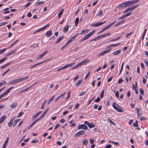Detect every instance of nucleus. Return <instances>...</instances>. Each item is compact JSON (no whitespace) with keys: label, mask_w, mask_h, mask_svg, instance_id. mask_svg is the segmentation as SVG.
I'll return each instance as SVG.
<instances>
[{"label":"nucleus","mask_w":148,"mask_h":148,"mask_svg":"<svg viewBox=\"0 0 148 148\" xmlns=\"http://www.w3.org/2000/svg\"><path fill=\"white\" fill-rule=\"evenodd\" d=\"M64 38V36H62L60 37H59L58 40L56 41L55 42V44H57L61 40Z\"/></svg>","instance_id":"23"},{"label":"nucleus","mask_w":148,"mask_h":148,"mask_svg":"<svg viewBox=\"0 0 148 148\" xmlns=\"http://www.w3.org/2000/svg\"><path fill=\"white\" fill-rule=\"evenodd\" d=\"M77 129L78 130L83 129L84 130H86L88 129V128L85 125L83 124L79 125L78 126Z\"/></svg>","instance_id":"8"},{"label":"nucleus","mask_w":148,"mask_h":148,"mask_svg":"<svg viewBox=\"0 0 148 148\" xmlns=\"http://www.w3.org/2000/svg\"><path fill=\"white\" fill-rule=\"evenodd\" d=\"M17 103L16 102H14L12 103L10 106V108L13 109L17 107Z\"/></svg>","instance_id":"17"},{"label":"nucleus","mask_w":148,"mask_h":148,"mask_svg":"<svg viewBox=\"0 0 148 148\" xmlns=\"http://www.w3.org/2000/svg\"><path fill=\"white\" fill-rule=\"evenodd\" d=\"M15 118V117H13L12 118H11L10 120V121L8 123V125L9 126V127L12 126V123L13 121Z\"/></svg>","instance_id":"15"},{"label":"nucleus","mask_w":148,"mask_h":148,"mask_svg":"<svg viewBox=\"0 0 148 148\" xmlns=\"http://www.w3.org/2000/svg\"><path fill=\"white\" fill-rule=\"evenodd\" d=\"M6 118V116L4 115L0 118V124L1 123L3 122L4 121V120Z\"/></svg>","instance_id":"26"},{"label":"nucleus","mask_w":148,"mask_h":148,"mask_svg":"<svg viewBox=\"0 0 148 148\" xmlns=\"http://www.w3.org/2000/svg\"><path fill=\"white\" fill-rule=\"evenodd\" d=\"M111 143L114 144L116 145L117 146H119L120 145L119 143L118 142H115L113 141H111Z\"/></svg>","instance_id":"57"},{"label":"nucleus","mask_w":148,"mask_h":148,"mask_svg":"<svg viewBox=\"0 0 148 148\" xmlns=\"http://www.w3.org/2000/svg\"><path fill=\"white\" fill-rule=\"evenodd\" d=\"M104 95V90H103L101 92V94L100 95V97L101 98H102L103 97Z\"/></svg>","instance_id":"64"},{"label":"nucleus","mask_w":148,"mask_h":148,"mask_svg":"<svg viewBox=\"0 0 148 148\" xmlns=\"http://www.w3.org/2000/svg\"><path fill=\"white\" fill-rule=\"evenodd\" d=\"M66 69V68L64 66L62 67L61 68H59V69H58L57 70V71H60L61 70L64 69Z\"/></svg>","instance_id":"61"},{"label":"nucleus","mask_w":148,"mask_h":148,"mask_svg":"<svg viewBox=\"0 0 148 148\" xmlns=\"http://www.w3.org/2000/svg\"><path fill=\"white\" fill-rule=\"evenodd\" d=\"M20 120V119H17L15 120L14 121V122L13 123V126L14 127L15 126V125H16V124Z\"/></svg>","instance_id":"36"},{"label":"nucleus","mask_w":148,"mask_h":148,"mask_svg":"<svg viewBox=\"0 0 148 148\" xmlns=\"http://www.w3.org/2000/svg\"><path fill=\"white\" fill-rule=\"evenodd\" d=\"M85 133V131L84 130H80L75 134L74 137H75L78 136H80L81 135L84 134Z\"/></svg>","instance_id":"9"},{"label":"nucleus","mask_w":148,"mask_h":148,"mask_svg":"<svg viewBox=\"0 0 148 148\" xmlns=\"http://www.w3.org/2000/svg\"><path fill=\"white\" fill-rule=\"evenodd\" d=\"M42 30H43V29L42 28H42H40V29L37 30L35 32H34L33 33V34H35L36 33H37L38 32H40L41 31H42Z\"/></svg>","instance_id":"48"},{"label":"nucleus","mask_w":148,"mask_h":148,"mask_svg":"<svg viewBox=\"0 0 148 148\" xmlns=\"http://www.w3.org/2000/svg\"><path fill=\"white\" fill-rule=\"evenodd\" d=\"M52 34V32L51 30L47 31L46 33V35L47 37H50Z\"/></svg>","instance_id":"14"},{"label":"nucleus","mask_w":148,"mask_h":148,"mask_svg":"<svg viewBox=\"0 0 148 148\" xmlns=\"http://www.w3.org/2000/svg\"><path fill=\"white\" fill-rule=\"evenodd\" d=\"M101 36V35L95 38L94 39L91 40L90 41V42H91L93 40L95 41H97L101 38H102V37Z\"/></svg>","instance_id":"16"},{"label":"nucleus","mask_w":148,"mask_h":148,"mask_svg":"<svg viewBox=\"0 0 148 148\" xmlns=\"http://www.w3.org/2000/svg\"><path fill=\"white\" fill-rule=\"evenodd\" d=\"M131 12H130L129 13H128L123 15V16H122L123 19L126 18V17H127L129 16H130L131 15Z\"/></svg>","instance_id":"34"},{"label":"nucleus","mask_w":148,"mask_h":148,"mask_svg":"<svg viewBox=\"0 0 148 148\" xmlns=\"http://www.w3.org/2000/svg\"><path fill=\"white\" fill-rule=\"evenodd\" d=\"M112 50V48H110V47H107L106 48V50L103 51V52L104 54L107 53L108 52H109L110 51Z\"/></svg>","instance_id":"19"},{"label":"nucleus","mask_w":148,"mask_h":148,"mask_svg":"<svg viewBox=\"0 0 148 148\" xmlns=\"http://www.w3.org/2000/svg\"><path fill=\"white\" fill-rule=\"evenodd\" d=\"M124 8H126L125 2L123 3L119 4L118 5L117 7V8H118L119 9H121Z\"/></svg>","instance_id":"13"},{"label":"nucleus","mask_w":148,"mask_h":148,"mask_svg":"<svg viewBox=\"0 0 148 148\" xmlns=\"http://www.w3.org/2000/svg\"><path fill=\"white\" fill-rule=\"evenodd\" d=\"M106 22V21H104L103 22H99L95 24H90V26L91 27H97L99 26H100L103 24H104Z\"/></svg>","instance_id":"11"},{"label":"nucleus","mask_w":148,"mask_h":148,"mask_svg":"<svg viewBox=\"0 0 148 148\" xmlns=\"http://www.w3.org/2000/svg\"><path fill=\"white\" fill-rule=\"evenodd\" d=\"M147 30V29H145V30H144V33H143V36H142V39L143 40L144 39V37H145V34H146V32Z\"/></svg>","instance_id":"46"},{"label":"nucleus","mask_w":148,"mask_h":148,"mask_svg":"<svg viewBox=\"0 0 148 148\" xmlns=\"http://www.w3.org/2000/svg\"><path fill=\"white\" fill-rule=\"evenodd\" d=\"M95 30H94L92 32H90L88 34H87L86 35H85L83 38L81 39L80 40V42H82L85 40H86L88 38H89L90 36H91L95 32Z\"/></svg>","instance_id":"3"},{"label":"nucleus","mask_w":148,"mask_h":148,"mask_svg":"<svg viewBox=\"0 0 148 148\" xmlns=\"http://www.w3.org/2000/svg\"><path fill=\"white\" fill-rule=\"evenodd\" d=\"M103 14V13H102V10H100L98 14V16H99V17H100V16H101V15H102Z\"/></svg>","instance_id":"63"},{"label":"nucleus","mask_w":148,"mask_h":148,"mask_svg":"<svg viewBox=\"0 0 148 148\" xmlns=\"http://www.w3.org/2000/svg\"><path fill=\"white\" fill-rule=\"evenodd\" d=\"M6 49L4 48L0 50V55L3 53L6 50Z\"/></svg>","instance_id":"49"},{"label":"nucleus","mask_w":148,"mask_h":148,"mask_svg":"<svg viewBox=\"0 0 148 148\" xmlns=\"http://www.w3.org/2000/svg\"><path fill=\"white\" fill-rule=\"evenodd\" d=\"M107 120H108V122H110V123L112 124L113 125H115V124L114 123V122H113L110 119H108Z\"/></svg>","instance_id":"50"},{"label":"nucleus","mask_w":148,"mask_h":148,"mask_svg":"<svg viewBox=\"0 0 148 148\" xmlns=\"http://www.w3.org/2000/svg\"><path fill=\"white\" fill-rule=\"evenodd\" d=\"M82 82V80L81 79L79 80L75 84V86L78 87Z\"/></svg>","instance_id":"25"},{"label":"nucleus","mask_w":148,"mask_h":148,"mask_svg":"<svg viewBox=\"0 0 148 148\" xmlns=\"http://www.w3.org/2000/svg\"><path fill=\"white\" fill-rule=\"evenodd\" d=\"M43 118V117L40 116L39 118H38L37 119H36V120H35L34 121L35 122V123H36L37 121H39L40 120L42 119Z\"/></svg>","instance_id":"62"},{"label":"nucleus","mask_w":148,"mask_h":148,"mask_svg":"<svg viewBox=\"0 0 148 148\" xmlns=\"http://www.w3.org/2000/svg\"><path fill=\"white\" fill-rule=\"evenodd\" d=\"M54 97L55 96H53L52 97V98L48 101L47 103V104H49L50 103V102L52 101V100L54 99Z\"/></svg>","instance_id":"55"},{"label":"nucleus","mask_w":148,"mask_h":148,"mask_svg":"<svg viewBox=\"0 0 148 148\" xmlns=\"http://www.w3.org/2000/svg\"><path fill=\"white\" fill-rule=\"evenodd\" d=\"M138 6V5H134L133 7H129L130 9V11L131 12L134 9L136 8H137Z\"/></svg>","instance_id":"37"},{"label":"nucleus","mask_w":148,"mask_h":148,"mask_svg":"<svg viewBox=\"0 0 148 148\" xmlns=\"http://www.w3.org/2000/svg\"><path fill=\"white\" fill-rule=\"evenodd\" d=\"M90 73V72H88L87 73V74L86 75L85 77L84 78V79H85V80L89 76Z\"/></svg>","instance_id":"59"},{"label":"nucleus","mask_w":148,"mask_h":148,"mask_svg":"<svg viewBox=\"0 0 148 148\" xmlns=\"http://www.w3.org/2000/svg\"><path fill=\"white\" fill-rule=\"evenodd\" d=\"M44 3V1H40L38 2L35 4V5L36 6H37L38 5H42V4L43 3Z\"/></svg>","instance_id":"38"},{"label":"nucleus","mask_w":148,"mask_h":148,"mask_svg":"<svg viewBox=\"0 0 148 148\" xmlns=\"http://www.w3.org/2000/svg\"><path fill=\"white\" fill-rule=\"evenodd\" d=\"M88 60H85L82 61L80 63H79L77 65L75 66V69L77 68L78 67L82 66L83 65L85 64L88 62Z\"/></svg>","instance_id":"6"},{"label":"nucleus","mask_w":148,"mask_h":148,"mask_svg":"<svg viewBox=\"0 0 148 148\" xmlns=\"http://www.w3.org/2000/svg\"><path fill=\"white\" fill-rule=\"evenodd\" d=\"M120 38H121L120 37H118V38H115V39H112V40H111L110 41V42H112V41H116V40H119V39H120Z\"/></svg>","instance_id":"51"},{"label":"nucleus","mask_w":148,"mask_h":148,"mask_svg":"<svg viewBox=\"0 0 148 148\" xmlns=\"http://www.w3.org/2000/svg\"><path fill=\"white\" fill-rule=\"evenodd\" d=\"M42 112V111H40L37 113H36L32 117L33 119H35Z\"/></svg>","instance_id":"21"},{"label":"nucleus","mask_w":148,"mask_h":148,"mask_svg":"<svg viewBox=\"0 0 148 148\" xmlns=\"http://www.w3.org/2000/svg\"><path fill=\"white\" fill-rule=\"evenodd\" d=\"M140 1V0H134L133 1H131L132 4V5L134 4L137 3L139 1Z\"/></svg>","instance_id":"42"},{"label":"nucleus","mask_w":148,"mask_h":148,"mask_svg":"<svg viewBox=\"0 0 148 148\" xmlns=\"http://www.w3.org/2000/svg\"><path fill=\"white\" fill-rule=\"evenodd\" d=\"M75 64V62H74L72 63L71 64H67V65L65 66L66 68H68V67H71L73 66V65H74Z\"/></svg>","instance_id":"20"},{"label":"nucleus","mask_w":148,"mask_h":148,"mask_svg":"<svg viewBox=\"0 0 148 148\" xmlns=\"http://www.w3.org/2000/svg\"><path fill=\"white\" fill-rule=\"evenodd\" d=\"M123 81V80L121 78H120L118 81V84H120L122 83V82Z\"/></svg>","instance_id":"58"},{"label":"nucleus","mask_w":148,"mask_h":148,"mask_svg":"<svg viewBox=\"0 0 148 148\" xmlns=\"http://www.w3.org/2000/svg\"><path fill=\"white\" fill-rule=\"evenodd\" d=\"M6 57H5L3 58L0 60V64L4 62V61L6 59Z\"/></svg>","instance_id":"39"},{"label":"nucleus","mask_w":148,"mask_h":148,"mask_svg":"<svg viewBox=\"0 0 148 148\" xmlns=\"http://www.w3.org/2000/svg\"><path fill=\"white\" fill-rule=\"evenodd\" d=\"M112 107L114 109L119 112H123V111L122 110L121 107L117 103L113 102L112 105Z\"/></svg>","instance_id":"2"},{"label":"nucleus","mask_w":148,"mask_h":148,"mask_svg":"<svg viewBox=\"0 0 148 148\" xmlns=\"http://www.w3.org/2000/svg\"><path fill=\"white\" fill-rule=\"evenodd\" d=\"M69 28V25H67L64 28L63 32L64 33H66L68 31Z\"/></svg>","instance_id":"22"},{"label":"nucleus","mask_w":148,"mask_h":148,"mask_svg":"<svg viewBox=\"0 0 148 148\" xmlns=\"http://www.w3.org/2000/svg\"><path fill=\"white\" fill-rule=\"evenodd\" d=\"M121 44V42L118 43L116 44H112V45H110L108 47H110V48H111V47H113L114 46H116L118 45H119L120 44Z\"/></svg>","instance_id":"28"},{"label":"nucleus","mask_w":148,"mask_h":148,"mask_svg":"<svg viewBox=\"0 0 148 148\" xmlns=\"http://www.w3.org/2000/svg\"><path fill=\"white\" fill-rule=\"evenodd\" d=\"M137 110V115L138 116H141L143 114V111L141 110L140 111H139L138 110V109H136Z\"/></svg>","instance_id":"24"},{"label":"nucleus","mask_w":148,"mask_h":148,"mask_svg":"<svg viewBox=\"0 0 148 148\" xmlns=\"http://www.w3.org/2000/svg\"><path fill=\"white\" fill-rule=\"evenodd\" d=\"M12 61H11L10 62L8 63H6L5 64H4L5 66V67L8 66H9L11 63H12Z\"/></svg>","instance_id":"60"},{"label":"nucleus","mask_w":148,"mask_h":148,"mask_svg":"<svg viewBox=\"0 0 148 148\" xmlns=\"http://www.w3.org/2000/svg\"><path fill=\"white\" fill-rule=\"evenodd\" d=\"M6 84V82L5 81H3L2 82H0V87L3 86Z\"/></svg>","instance_id":"43"},{"label":"nucleus","mask_w":148,"mask_h":148,"mask_svg":"<svg viewBox=\"0 0 148 148\" xmlns=\"http://www.w3.org/2000/svg\"><path fill=\"white\" fill-rule=\"evenodd\" d=\"M14 88V87H13V86L10 88L5 92L6 95H7L9 93V92H10V90L12 89L13 88Z\"/></svg>","instance_id":"33"},{"label":"nucleus","mask_w":148,"mask_h":148,"mask_svg":"<svg viewBox=\"0 0 148 148\" xmlns=\"http://www.w3.org/2000/svg\"><path fill=\"white\" fill-rule=\"evenodd\" d=\"M88 60H85L82 61L80 63H79L77 65L75 66V69L77 68L78 67L82 66L83 65L85 64L88 62Z\"/></svg>","instance_id":"7"},{"label":"nucleus","mask_w":148,"mask_h":148,"mask_svg":"<svg viewBox=\"0 0 148 148\" xmlns=\"http://www.w3.org/2000/svg\"><path fill=\"white\" fill-rule=\"evenodd\" d=\"M125 21V20H123L122 21H119L117 24H115L114 25V26L116 27V26H118L119 25L123 23Z\"/></svg>","instance_id":"32"},{"label":"nucleus","mask_w":148,"mask_h":148,"mask_svg":"<svg viewBox=\"0 0 148 148\" xmlns=\"http://www.w3.org/2000/svg\"><path fill=\"white\" fill-rule=\"evenodd\" d=\"M84 123L87 125L89 127L90 129L95 127V125L92 124V122H91V123H90L87 121H85L84 122Z\"/></svg>","instance_id":"10"},{"label":"nucleus","mask_w":148,"mask_h":148,"mask_svg":"<svg viewBox=\"0 0 148 148\" xmlns=\"http://www.w3.org/2000/svg\"><path fill=\"white\" fill-rule=\"evenodd\" d=\"M79 21V18L78 17H77L75 21V25L76 26H77V25Z\"/></svg>","instance_id":"40"},{"label":"nucleus","mask_w":148,"mask_h":148,"mask_svg":"<svg viewBox=\"0 0 148 148\" xmlns=\"http://www.w3.org/2000/svg\"><path fill=\"white\" fill-rule=\"evenodd\" d=\"M140 91L142 95H143L144 94V90L143 88H140Z\"/></svg>","instance_id":"56"},{"label":"nucleus","mask_w":148,"mask_h":148,"mask_svg":"<svg viewBox=\"0 0 148 148\" xmlns=\"http://www.w3.org/2000/svg\"><path fill=\"white\" fill-rule=\"evenodd\" d=\"M18 39L16 40L14 42H13L11 45L9 47V48H11V47H12L13 45H14L16 44V43L18 41Z\"/></svg>","instance_id":"44"},{"label":"nucleus","mask_w":148,"mask_h":148,"mask_svg":"<svg viewBox=\"0 0 148 148\" xmlns=\"http://www.w3.org/2000/svg\"><path fill=\"white\" fill-rule=\"evenodd\" d=\"M49 110V108H47V109L45 110L43 112V113L42 114L41 116H42L43 118L44 117V116L47 113V111Z\"/></svg>","instance_id":"29"},{"label":"nucleus","mask_w":148,"mask_h":148,"mask_svg":"<svg viewBox=\"0 0 148 148\" xmlns=\"http://www.w3.org/2000/svg\"><path fill=\"white\" fill-rule=\"evenodd\" d=\"M110 34V33H108L105 34H104L103 35H101V36L102 37V38H104V37H105L106 36H109Z\"/></svg>","instance_id":"35"},{"label":"nucleus","mask_w":148,"mask_h":148,"mask_svg":"<svg viewBox=\"0 0 148 148\" xmlns=\"http://www.w3.org/2000/svg\"><path fill=\"white\" fill-rule=\"evenodd\" d=\"M64 10V9H61L60 10V12H59L58 14V18H59L60 17L61 15L62 14L63 11Z\"/></svg>","instance_id":"27"},{"label":"nucleus","mask_w":148,"mask_h":148,"mask_svg":"<svg viewBox=\"0 0 148 148\" xmlns=\"http://www.w3.org/2000/svg\"><path fill=\"white\" fill-rule=\"evenodd\" d=\"M16 49H15L13 51H12L10 52H9L6 55V56H8L10 55H12V54L14 53H15V52L16 51Z\"/></svg>","instance_id":"31"},{"label":"nucleus","mask_w":148,"mask_h":148,"mask_svg":"<svg viewBox=\"0 0 148 148\" xmlns=\"http://www.w3.org/2000/svg\"><path fill=\"white\" fill-rule=\"evenodd\" d=\"M133 125L135 127H137L138 126V121L137 120H136V121L134 123H133Z\"/></svg>","instance_id":"45"},{"label":"nucleus","mask_w":148,"mask_h":148,"mask_svg":"<svg viewBox=\"0 0 148 148\" xmlns=\"http://www.w3.org/2000/svg\"><path fill=\"white\" fill-rule=\"evenodd\" d=\"M88 143V140L87 139H86L85 140H83V144L86 145H87V144Z\"/></svg>","instance_id":"41"},{"label":"nucleus","mask_w":148,"mask_h":148,"mask_svg":"<svg viewBox=\"0 0 148 148\" xmlns=\"http://www.w3.org/2000/svg\"><path fill=\"white\" fill-rule=\"evenodd\" d=\"M121 52L120 50H117L114 52L113 54L115 56L118 55Z\"/></svg>","instance_id":"30"},{"label":"nucleus","mask_w":148,"mask_h":148,"mask_svg":"<svg viewBox=\"0 0 148 148\" xmlns=\"http://www.w3.org/2000/svg\"><path fill=\"white\" fill-rule=\"evenodd\" d=\"M88 31V30L87 29L83 30L82 31L81 33H80V34H81L82 33L84 34H85L86 33H87Z\"/></svg>","instance_id":"47"},{"label":"nucleus","mask_w":148,"mask_h":148,"mask_svg":"<svg viewBox=\"0 0 148 148\" xmlns=\"http://www.w3.org/2000/svg\"><path fill=\"white\" fill-rule=\"evenodd\" d=\"M126 7H127L128 6H131L132 5L131 1H127L125 2Z\"/></svg>","instance_id":"18"},{"label":"nucleus","mask_w":148,"mask_h":148,"mask_svg":"<svg viewBox=\"0 0 148 148\" xmlns=\"http://www.w3.org/2000/svg\"><path fill=\"white\" fill-rule=\"evenodd\" d=\"M124 63V62H123L122 63V64L121 66V70L120 71V73L119 74V75L121 74V73L122 71L123 70Z\"/></svg>","instance_id":"53"},{"label":"nucleus","mask_w":148,"mask_h":148,"mask_svg":"<svg viewBox=\"0 0 148 148\" xmlns=\"http://www.w3.org/2000/svg\"><path fill=\"white\" fill-rule=\"evenodd\" d=\"M116 22V21H114L112 23H110L109 25H108L107 26H106V27H104L98 33V34L101 33L104 31L106 29H108L110 27H111L112 25H113Z\"/></svg>","instance_id":"4"},{"label":"nucleus","mask_w":148,"mask_h":148,"mask_svg":"<svg viewBox=\"0 0 148 148\" xmlns=\"http://www.w3.org/2000/svg\"><path fill=\"white\" fill-rule=\"evenodd\" d=\"M88 60H85L82 61L80 63H79L77 65L75 66V69L77 68L78 67L82 66L83 65L85 64L88 62Z\"/></svg>","instance_id":"5"},{"label":"nucleus","mask_w":148,"mask_h":148,"mask_svg":"<svg viewBox=\"0 0 148 148\" xmlns=\"http://www.w3.org/2000/svg\"><path fill=\"white\" fill-rule=\"evenodd\" d=\"M100 98L98 97L95 100H94V101L95 102H98L100 101Z\"/></svg>","instance_id":"52"},{"label":"nucleus","mask_w":148,"mask_h":148,"mask_svg":"<svg viewBox=\"0 0 148 148\" xmlns=\"http://www.w3.org/2000/svg\"><path fill=\"white\" fill-rule=\"evenodd\" d=\"M47 51H46L43 53L42 54L39 56L37 58V59L38 60L41 58H42L47 53Z\"/></svg>","instance_id":"12"},{"label":"nucleus","mask_w":148,"mask_h":148,"mask_svg":"<svg viewBox=\"0 0 148 148\" xmlns=\"http://www.w3.org/2000/svg\"><path fill=\"white\" fill-rule=\"evenodd\" d=\"M28 78V76L19 78L10 81L8 83V84L9 85H12L16 83L20 82L23 80L27 79Z\"/></svg>","instance_id":"1"},{"label":"nucleus","mask_w":148,"mask_h":148,"mask_svg":"<svg viewBox=\"0 0 148 148\" xmlns=\"http://www.w3.org/2000/svg\"><path fill=\"white\" fill-rule=\"evenodd\" d=\"M36 123L34 121L29 126L28 129H30Z\"/></svg>","instance_id":"54"}]
</instances>
